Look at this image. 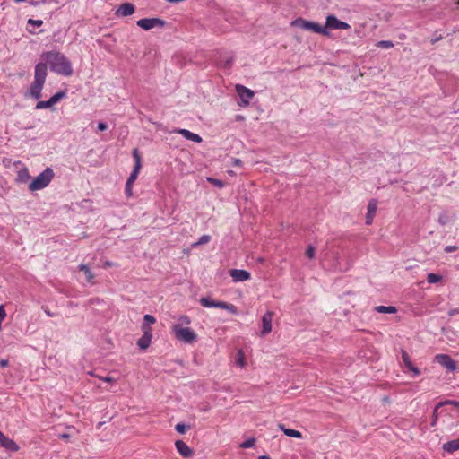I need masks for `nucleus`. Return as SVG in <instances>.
<instances>
[{
    "mask_svg": "<svg viewBox=\"0 0 459 459\" xmlns=\"http://www.w3.org/2000/svg\"><path fill=\"white\" fill-rule=\"evenodd\" d=\"M45 312H46V314H47L48 316H54V315H53L49 310L45 309Z\"/></svg>",
    "mask_w": 459,
    "mask_h": 459,
    "instance_id": "nucleus-46",
    "label": "nucleus"
},
{
    "mask_svg": "<svg viewBox=\"0 0 459 459\" xmlns=\"http://www.w3.org/2000/svg\"><path fill=\"white\" fill-rule=\"evenodd\" d=\"M442 279V277L438 274H436V273H429L428 276H427V281L429 283H437L438 281H440Z\"/></svg>",
    "mask_w": 459,
    "mask_h": 459,
    "instance_id": "nucleus-29",
    "label": "nucleus"
},
{
    "mask_svg": "<svg viewBox=\"0 0 459 459\" xmlns=\"http://www.w3.org/2000/svg\"><path fill=\"white\" fill-rule=\"evenodd\" d=\"M200 304L204 307H217L225 309L232 314H237L238 309L233 304H230L224 301H215L209 298H201Z\"/></svg>",
    "mask_w": 459,
    "mask_h": 459,
    "instance_id": "nucleus-5",
    "label": "nucleus"
},
{
    "mask_svg": "<svg viewBox=\"0 0 459 459\" xmlns=\"http://www.w3.org/2000/svg\"><path fill=\"white\" fill-rule=\"evenodd\" d=\"M402 359L406 368L411 371L414 377L420 374V370L417 367L413 366L409 354L405 351H402Z\"/></svg>",
    "mask_w": 459,
    "mask_h": 459,
    "instance_id": "nucleus-17",
    "label": "nucleus"
},
{
    "mask_svg": "<svg viewBox=\"0 0 459 459\" xmlns=\"http://www.w3.org/2000/svg\"><path fill=\"white\" fill-rule=\"evenodd\" d=\"M188 427L186 426L185 424L183 423H178L176 426H175V429L180 433V434H184L186 430H187Z\"/></svg>",
    "mask_w": 459,
    "mask_h": 459,
    "instance_id": "nucleus-35",
    "label": "nucleus"
},
{
    "mask_svg": "<svg viewBox=\"0 0 459 459\" xmlns=\"http://www.w3.org/2000/svg\"><path fill=\"white\" fill-rule=\"evenodd\" d=\"M279 428L288 437H295V438H301L302 437V433L300 431H299V430H295V429H287V428H285V426L283 424H279Z\"/></svg>",
    "mask_w": 459,
    "mask_h": 459,
    "instance_id": "nucleus-25",
    "label": "nucleus"
},
{
    "mask_svg": "<svg viewBox=\"0 0 459 459\" xmlns=\"http://www.w3.org/2000/svg\"><path fill=\"white\" fill-rule=\"evenodd\" d=\"M98 129L100 131H105L106 129H108V125L106 123H103V122H100L98 124Z\"/></svg>",
    "mask_w": 459,
    "mask_h": 459,
    "instance_id": "nucleus-41",
    "label": "nucleus"
},
{
    "mask_svg": "<svg viewBox=\"0 0 459 459\" xmlns=\"http://www.w3.org/2000/svg\"><path fill=\"white\" fill-rule=\"evenodd\" d=\"M315 254H316V248L312 246H309L307 250H306V255L309 258V259H313L315 257Z\"/></svg>",
    "mask_w": 459,
    "mask_h": 459,
    "instance_id": "nucleus-34",
    "label": "nucleus"
},
{
    "mask_svg": "<svg viewBox=\"0 0 459 459\" xmlns=\"http://www.w3.org/2000/svg\"><path fill=\"white\" fill-rule=\"evenodd\" d=\"M0 366H1L2 368L7 367V366H8V360H6V359H1V360H0Z\"/></svg>",
    "mask_w": 459,
    "mask_h": 459,
    "instance_id": "nucleus-44",
    "label": "nucleus"
},
{
    "mask_svg": "<svg viewBox=\"0 0 459 459\" xmlns=\"http://www.w3.org/2000/svg\"><path fill=\"white\" fill-rule=\"evenodd\" d=\"M444 250L446 253H452V252L457 250V247L456 246H446Z\"/></svg>",
    "mask_w": 459,
    "mask_h": 459,
    "instance_id": "nucleus-40",
    "label": "nucleus"
},
{
    "mask_svg": "<svg viewBox=\"0 0 459 459\" xmlns=\"http://www.w3.org/2000/svg\"><path fill=\"white\" fill-rule=\"evenodd\" d=\"M28 23L31 24V25H34L36 27H40L43 24V21L42 20L29 19L28 20Z\"/></svg>",
    "mask_w": 459,
    "mask_h": 459,
    "instance_id": "nucleus-37",
    "label": "nucleus"
},
{
    "mask_svg": "<svg viewBox=\"0 0 459 459\" xmlns=\"http://www.w3.org/2000/svg\"><path fill=\"white\" fill-rule=\"evenodd\" d=\"M236 91L245 106L248 105L250 99L254 97V91L240 84L236 85Z\"/></svg>",
    "mask_w": 459,
    "mask_h": 459,
    "instance_id": "nucleus-12",
    "label": "nucleus"
},
{
    "mask_svg": "<svg viewBox=\"0 0 459 459\" xmlns=\"http://www.w3.org/2000/svg\"><path fill=\"white\" fill-rule=\"evenodd\" d=\"M235 363L237 366H238L240 368H246V366L247 365L245 352L242 349H239L237 351L236 357H235Z\"/></svg>",
    "mask_w": 459,
    "mask_h": 459,
    "instance_id": "nucleus-23",
    "label": "nucleus"
},
{
    "mask_svg": "<svg viewBox=\"0 0 459 459\" xmlns=\"http://www.w3.org/2000/svg\"><path fill=\"white\" fill-rule=\"evenodd\" d=\"M134 13V6L131 3L122 4L116 12L117 16L126 17Z\"/></svg>",
    "mask_w": 459,
    "mask_h": 459,
    "instance_id": "nucleus-20",
    "label": "nucleus"
},
{
    "mask_svg": "<svg viewBox=\"0 0 459 459\" xmlns=\"http://www.w3.org/2000/svg\"><path fill=\"white\" fill-rule=\"evenodd\" d=\"M0 446L10 451H17L19 449L17 444L7 437L2 431H0Z\"/></svg>",
    "mask_w": 459,
    "mask_h": 459,
    "instance_id": "nucleus-18",
    "label": "nucleus"
},
{
    "mask_svg": "<svg viewBox=\"0 0 459 459\" xmlns=\"http://www.w3.org/2000/svg\"><path fill=\"white\" fill-rule=\"evenodd\" d=\"M176 132L181 135H183L186 139L195 142V143H201L203 141L202 137L195 134L187 129H178Z\"/></svg>",
    "mask_w": 459,
    "mask_h": 459,
    "instance_id": "nucleus-21",
    "label": "nucleus"
},
{
    "mask_svg": "<svg viewBox=\"0 0 459 459\" xmlns=\"http://www.w3.org/2000/svg\"><path fill=\"white\" fill-rule=\"evenodd\" d=\"M179 321L181 322V324H180L181 325H184V324H185V325H188V324H190V322H191V321H190V318H189L187 316H180V317H179Z\"/></svg>",
    "mask_w": 459,
    "mask_h": 459,
    "instance_id": "nucleus-38",
    "label": "nucleus"
},
{
    "mask_svg": "<svg viewBox=\"0 0 459 459\" xmlns=\"http://www.w3.org/2000/svg\"><path fill=\"white\" fill-rule=\"evenodd\" d=\"M292 25L298 26L303 30H311L313 32L322 34L324 36L329 35V31L326 30L325 28H323L319 23L308 22L301 18L295 20L292 22Z\"/></svg>",
    "mask_w": 459,
    "mask_h": 459,
    "instance_id": "nucleus-4",
    "label": "nucleus"
},
{
    "mask_svg": "<svg viewBox=\"0 0 459 459\" xmlns=\"http://www.w3.org/2000/svg\"><path fill=\"white\" fill-rule=\"evenodd\" d=\"M378 202L376 199H371L368 202V207H367V215H366V224L370 225L373 222L374 216L377 212Z\"/></svg>",
    "mask_w": 459,
    "mask_h": 459,
    "instance_id": "nucleus-15",
    "label": "nucleus"
},
{
    "mask_svg": "<svg viewBox=\"0 0 459 459\" xmlns=\"http://www.w3.org/2000/svg\"><path fill=\"white\" fill-rule=\"evenodd\" d=\"M47 74L46 63L37 64L35 66L34 82L45 84Z\"/></svg>",
    "mask_w": 459,
    "mask_h": 459,
    "instance_id": "nucleus-13",
    "label": "nucleus"
},
{
    "mask_svg": "<svg viewBox=\"0 0 459 459\" xmlns=\"http://www.w3.org/2000/svg\"><path fill=\"white\" fill-rule=\"evenodd\" d=\"M211 240V237L209 235H203L198 242L195 244V245H203V244H206L208 243L209 241Z\"/></svg>",
    "mask_w": 459,
    "mask_h": 459,
    "instance_id": "nucleus-36",
    "label": "nucleus"
},
{
    "mask_svg": "<svg viewBox=\"0 0 459 459\" xmlns=\"http://www.w3.org/2000/svg\"><path fill=\"white\" fill-rule=\"evenodd\" d=\"M176 449L180 455L187 458L193 455V450L182 440H178L175 443Z\"/></svg>",
    "mask_w": 459,
    "mask_h": 459,
    "instance_id": "nucleus-19",
    "label": "nucleus"
},
{
    "mask_svg": "<svg viewBox=\"0 0 459 459\" xmlns=\"http://www.w3.org/2000/svg\"><path fill=\"white\" fill-rule=\"evenodd\" d=\"M102 381L104 382H108V383H112V382H115V379L110 377H100Z\"/></svg>",
    "mask_w": 459,
    "mask_h": 459,
    "instance_id": "nucleus-42",
    "label": "nucleus"
},
{
    "mask_svg": "<svg viewBox=\"0 0 459 459\" xmlns=\"http://www.w3.org/2000/svg\"><path fill=\"white\" fill-rule=\"evenodd\" d=\"M112 265H113L112 263L108 262V261L104 264L105 267H109V266H112Z\"/></svg>",
    "mask_w": 459,
    "mask_h": 459,
    "instance_id": "nucleus-45",
    "label": "nucleus"
},
{
    "mask_svg": "<svg viewBox=\"0 0 459 459\" xmlns=\"http://www.w3.org/2000/svg\"><path fill=\"white\" fill-rule=\"evenodd\" d=\"M79 269H80V271L83 272L84 275L86 276L87 281L90 283H93V279H94L95 275L91 271L89 266L82 264H80Z\"/></svg>",
    "mask_w": 459,
    "mask_h": 459,
    "instance_id": "nucleus-26",
    "label": "nucleus"
},
{
    "mask_svg": "<svg viewBox=\"0 0 459 459\" xmlns=\"http://www.w3.org/2000/svg\"><path fill=\"white\" fill-rule=\"evenodd\" d=\"M436 361L446 368L447 370L453 372L456 369V364L449 355L437 354L435 357Z\"/></svg>",
    "mask_w": 459,
    "mask_h": 459,
    "instance_id": "nucleus-11",
    "label": "nucleus"
},
{
    "mask_svg": "<svg viewBox=\"0 0 459 459\" xmlns=\"http://www.w3.org/2000/svg\"><path fill=\"white\" fill-rule=\"evenodd\" d=\"M41 56L55 73L65 76H71L73 74L72 65L68 58L62 53L48 51L43 53Z\"/></svg>",
    "mask_w": 459,
    "mask_h": 459,
    "instance_id": "nucleus-1",
    "label": "nucleus"
},
{
    "mask_svg": "<svg viewBox=\"0 0 459 459\" xmlns=\"http://www.w3.org/2000/svg\"><path fill=\"white\" fill-rule=\"evenodd\" d=\"M233 165H234V166H238V167L241 166V165H242V161H241V160H239V159H234V160H233Z\"/></svg>",
    "mask_w": 459,
    "mask_h": 459,
    "instance_id": "nucleus-43",
    "label": "nucleus"
},
{
    "mask_svg": "<svg viewBox=\"0 0 459 459\" xmlns=\"http://www.w3.org/2000/svg\"><path fill=\"white\" fill-rule=\"evenodd\" d=\"M143 336L138 340L137 345L142 349L145 350L150 346L151 340L152 338V330L148 325H142Z\"/></svg>",
    "mask_w": 459,
    "mask_h": 459,
    "instance_id": "nucleus-9",
    "label": "nucleus"
},
{
    "mask_svg": "<svg viewBox=\"0 0 459 459\" xmlns=\"http://www.w3.org/2000/svg\"><path fill=\"white\" fill-rule=\"evenodd\" d=\"M137 25L144 30H149L153 28H163L165 21L160 18H143L137 21Z\"/></svg>",
    "mask_w": 459,
    "mask_h": 459,
    "instance_id": "nucleus-6",
    "label": "nucleus"
},
{
    "mask_svg": "<svg viewBox=\"0 0 459 459\" xmlns=\"http://www.w3.org/2000/svg\"><path fill=\"white\" fill-rule=\"evenodd\" d=\"M207 181L212 183L213 186H218L220 188H222L224 186V183L221 180L212 178H207Z\"/></svg>",
    "mask_w": 459,
    "mask_h": 459,
    "instance_id": "nucleus-32",
    "label": "nucleus"
},
{
    "mask_svg": "<svg viewBox=\"0 0 459 459\" xmlns=\"http://www.w3.org/2000/svg\"><path fill=\"white\" fill-rule=\"evenodd\" d=\"M443 449L448 453L459 450V438L451 440L443 445Z\"/></svg>",
    "mask_w": 459,
    "mask_h": 459,
    "instance_id": "nucleus-24",
    "label": "nucleus"
},
{
    "mask_svg": "<svg viewBox=\"0 0 459 459\" xmlns=\"http://www.w3.org/2000/svg\"><path fill=\"white\" fill-rule=\"evenodd\" d=\"M30 178L29 169L27 168H23L18 172V178L22 182H26Z\"/></svg>",
    "mask_w": 459,
    "mask_h": 459,
    "instance_id": "nucleus-28",
    "label": "nucleus"
},
{
    "mask_svg": "<svg viewBox=\"0 0 459 459\" xmlns=\"http://www.w3.org/2000/svg\"><path fill=\"white\" fill-rule=\"evenodd\" d=\"M64 91H58L54 94L48 100H40L36 104L37 109L49 108L65 97Z\"/></svg>",
    "mask_w": 459,
    "mask_h": 459,
    "instance_id": "nucleus-10",
    "label": "nucleus"
},
{
    "mask_svg": "<svg viewBox=\"0 0 459 459\" xmlns=\"http://www.w3.org/2000/svg\"><path fill=\"white\" fill-rule=\"evenodd\" d=\"M375 310L378 313H388V314H394L397 312L396 307L393 306H377L375 307Z\"/></svg>",
    "mask_w": 459,
    "mask_h": 459,
    "instance_id": "nucleus-27",
    "label": "nucleus"
},
{
    "mask_svg": "<svg viewBox=\"0 0 459 459\" xmlns=\"http://www.w3.org/2000/svg\"><path fill=\"white\" fill-rule=\"evenodd\" d=\"M259 459H270V457L267 455H261L259 456Z\"/></svg>",
    "mask_w": 459,
    "mask_h": 459,
    "instance_id": "nucleus-47",
    "label": "nucleus"
},
{
    "mask_svg": "<svg viewBox=\"0 0 459 459\" xmlns=\"http://www.w3.org/2000/svg\"><path fill=\"white\" fill-rule=\"evenodd\" d=\"M133 157L134 159V167L129 178H127L126 183H128V185H134L142 168L141 155L138 149L133 150Z\"/></svg>",
    "mask_w": 459,
    "mask_h": 459,
    "instance_id": "nucleus-8",
    "label": "nucleus"
},
{
    "mask_svg": "<svg viewBox=\"0 0 459 459\" xmlns=\"http://www.w3.org/2000/svg\"><path fill=\"white\" fill-rule=\"evenodd\" d=\"M43 86L44 84L33 81L30 88V96L35 100H39L41 98Z\"/></svg>",
    "mask_w": 459,
    "mask_h": 459,
    "instance_id": "nucleus-22",
    "label": "nucleus"
},
{
    "mask_svg": "<svg viewBox=\"0 0 459 459\" xmlns=\"http://www.w3.org/2000/svg\"><path fill=\"white\" fill-rule=\"evenodd\" d=\"M230 275L234 281H245L250 279V273L246 270L232 269L230 271Z\"/></svg>",
    "mask_w": 459,
    "mask_h": 459,
    "instance_id": "nucleus-16",
    "label": "nucleus"
},
{
    "mask_svg": "<svg viewBox=\"0 0 459 459\" xmlns=\"http://www.w3.org/2000/svg\"><path fill=\"white\" fill-rule=\"evenodd\" d=\"M323 28H325L326 30H348L351 28L350 24L342 22L337 19L334 15H328L325 20V24Z\"/></svg>",
    "mask_w": 459,
    "mask_h": 459,
    "instance_id": "nucleus-7",
    "label": "nucleus"
},
{
    "mask_svg": "<svg viewBox=\"0 0 459 459\" xmlns=\"http://www.w3.org/2000/svg\"><path fill=\"white\" fill-rule=\"evenodd\" d=\"M376 46L381 48H391L394 47V43L391 40H381L377 42Z\"/></svg>",
    "mask_w": 459,
    "mask_h": 459,
    "instance_id": "nucleus-30",
    "label": "nucleus"
},
{
    "mask_svg": "<svg viewBox=\"0 0 459 459\" xmlns=\"http://www.w3.org/2000/svg\"><path fill=\"white\" fill-rule=\"evenodd\" d=\"M54 178V172L50 168H47L43 172L37 176L29 186L30 191H37L47 187Z\"/></svg>",
    "mask_w": 459,
    "mask_h": 459,
    "instance_id": "nucleus-3",
    "label": "nucleus"
},
{
    "mask_svg": "<svg viewBox=\"0 0 459 459\" xmlns=\"http://www.w3.org/2000/svg\"><path fill=\"white\" fill-rule=\"evenodd\" d=\"M156 322V319L154 316L151 315H145L143 317V323L142 325H148V327H151V325H153Z\"/></svg>",
    "mask_w": 459,
    "mask_h": 459,
    "instance_id": "nucleus-31",
    "label": "nucleus"
},
{
    "mask_svg": "<svg viewBox=\"0 0 459 459\" xmlns=\"http://www.w3.org/2000/svg\"><path fill=\"white\" fill-rule=\"evenodd\" d=\"M455 404H456L457 406H459V402L455 403Z\"/></svg>",
    "mask_w": 459,
    "mask_h": 459,
    "instance_id": "nucleus-48",
    "label": "nucleus"
},
{
    "mask_svg": "<svg viewBox=\"0 0 459 459\" xmlns=\"http://www.w3.org/2000/svg\"><path fill=\"white\" fill-rule=\"evenodd\" d=\"M255 438H249L246 441H244L241 445H240V447L242 448H250V447H253L255 446Z\"/></svg>",
    "mask_w": 459,
    "mask_h": 459,
    "instance_id": "nucleus-33",
    "label": "nucleus"
},
{
    "mask_svg": "<svg viewBox=\"0 0 459 459\" xmlns=\"http://www.w3.org/2000/svg\"><path fill=\"white\" fill-rule=\"evenodd\" d=\"M171 329L175 337L186 343H192L197 339V334L190 327H183L180 324H175Z\"/></svg>",
    "mask_w": 459,
    "mask_h": 459,
    "instance_id": "nucleus-2",
    "label": "nucleus"
},
{
    "mask_svg": "<svg viewBox=\"0 0 459 459\" xmlns=\"http://www.w3.org/2000/svg\"><path fill=\"white\" fill-rule=\"evenodd\" d=\"M273 312L267 311L262 317V330L261 335L264 336L272 332V321Z\"/></svg>",
    "mask_w": 459,
    "mask_h": 459,
    "instance_id": "nucleus-14",
    "label": "nucleus"
},
{
    "mask_svg": "<svg viewBox=\"0 0 459 459\" xmlns=\"http://www.w3.org/2000/svg\"><path fill=\"white\" fill-rule=\"evenodd\" d=\"M132 188H133V185H128V183H126V194L127 196H131L132 195Z\"/></svg>",
    "mask_w": 459,
    "mask_h": 459,
    "instance_id": "nucleus-39",
    "label": "nucleus"
}]
</instances>
